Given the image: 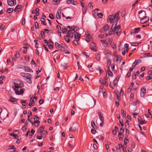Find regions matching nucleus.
Masks as SVG:
<instances>
[{
	"mask_svg": "<svg viewBox=\"0 0 152 152\" xmlns=\"http://www.w3.org/2000/svg\"><path fill=\"white\" fill-rule=\"evenodd\" d=\"M139 123L140 124L142 125L144 124H146L147 123V121L145 120H144L141 121H140V122Z\"/></svg>",
	"mask_w": 152,
	"mask_h": 152,
	"instance_id": "obj_50",
	"label": "nucleus"
},
{
	"mask_svg": "<svg viewBox=\"0 0 152 152\" xmlns=\"http://www.w3.org/2000/svg\"><path fill=\"white\" fill-rule=\"evenodd\" d=\"M114 25V23H113L112 26L111 30L109 31L108 33V34L109 35H115V31L113 29V27Z\"/></svg>",
	"mask_w": 152,
	"mask_h": 152,
	"instance_id": "obj_10",
	"label": "nucleus"
},
{
	"mask_svg": "<svg viewBox=\"0 0 152 152\" xmlns=\"http://www.w3.org/2000/svg\"><path fill=\"white\" fill-rule=\"evenodd\" d=\"M35 132V131H34V130L33 129H31V132H30L31 134H30L29 135V136L30 137H31L32 135L34 134Z\"/></svg>",
	"mask_w": 152,
	"mask_h": 152,
	"instance_id": "obj_36",
	"label": "nucleus"
},
{
	"mask_svg": "<svg viewBox=\"0 0 152 152\" xmlns=\"http://www.w3.org/2000/svg\"><path fill=\"white\" fill-rule=\"evenodd\" d=\"M5 28V26L3 24L0 26V30H3Z\"/></svg>",
	"mask_w": 152,
	"mask_h": 152,
	"instance_id": "obj_59",
	"label": "nucleus"
},
{
	"mask_svg": "<svg viewBox=\"0 0 152 152\" xmlns=\"http://www.w3.org/2000/svg\"><path fill=\"white\" fill-rule=\"evenodd\" d=\"M76 128L75 127L73 129L72 127H70L69 129V130L70 131L75 132L76 131Z\"/></svg>",
	"mask_w": 152,
	"mask_h": 152,
	"instance_id": "obj_46",
	"label": "nucleus"
},
{
	"mask_svg": "<svg viewBox=\"0 0 152 152\" xmlns=\"http://www.w3.org/2000/svg\"><path fill=\"white\" fill-rule=\"evenodd\" d=\"M109 28V26L108 25L106 24L104 26H103L102 28L99 30V32L101 33H103L105 31L108 29Z\"/></svg>",
	"mask_w": 152,
	"mask_h": 152,
	"instance_id": "obj_5",
	"label": "nucleus"
},
{
	"mask_svg": "<svg viewBox=\"0 0 152 152\" xmlns=\"http://www.w3.org/2000/svg\"><path fill=\"white\" fill-rule=\"evenodd\" d=\"M44 44L43 45V46H47L48 44V41L46 39H44Z\"/></svg>",
	"mask_w": 152,
	"mask_h": 152,
	"instance_id": "obj_44",
	"label": "nucleus"
},
{
	"mask_svg": "<svg viewBox=\"0 0 152 152\" xmlns=\"http://www.w3.org/2000/svg\"><path fill=\"white\" fill-rule=\"evenodd\" d=\"M35 104V102L34 99H32L31 102H29L28 104V105L30 107L33 106Z\"/></svg>",
	"mask_w": 152,
	"mask_h": 152,
	"instance_id": "obj_27",
	"label": "nucleus"
},
{
	"mask_svg": "<svg viewBox=\"0 0 152 152\" xmlns=\"http://www.w3.org/2000/svg\"><path fill=\"white\" fill-rule=\"evenodd\" d=\"M141 61V60H135L132 64L133 67H134L140 63Z\"/></svg>",
	"mask_w": 152,
	"mask_h": 152,
	"instance_id": "obj_16",
	"label": "nucleus"
},
{
	"mask_svg": "<svg viewBox=\"0 0 152 152\" xmlns=\"http://www.w3.org/2000/svg\"><path fill=\"white\" fill-rule=\"evenodd\" d=\"M96 58L97 60L99 61L100 59V56L99 54L96 55Z\"/></svg>",
	"mask_w": 152,
	"mask_h": 152,
	"instance_id": "obj_41",
	"label": "nucleus"
},
{
	"mask_svg": "<svg viewBox=\"0 0 152 152\" xmlns=\"http://www.w3.org/2000/svg\"><path fill=\"white\" fill-rule=\"evenodd\" d=\"M42 133V135H46L48 134V132L46 130H44V131Z\"/></svg>",
	"mask_w": 152,
	"mask_h": 152,
	"instance_id": "obj_64",
	"label": "nucleus"
},
{
	"mask_svg": "<svg viewBox=\"0 0 152 152\" xmlns=\"http://www.w3.org/2000/svg\"><path fill=\"white\" fill-rule=\"evenodd\" d=\"M107 72L108 75H110V76L111 77L113 76V73L110 71V68L107 69Z\"/></svg>",
	"mask_w": 152,
	"mask_h": 152,
	"instance_id": "obj_30",
	"label": "nucleus"
},
{
	"mask_svg": "<svg viewBox=\"0 0 152 152\" xmlns=\"http://www.w3.org/2000/svg\"><path fill=\"white\" fill-rule=\"evenodd\" d=\"M61 18V15L59 14V12H58V11L57 12V14L56 15V18L57 19H60Z\"/></svg>",
	"mask_w": 152,
	"mask_h": 152,
	"instance_id": "obj_38",
	"label": "nucleus"
},
{
	"mask_svg": "<svg viewBox=\"0 0 152 152\" xmlns=\"http://www.w3.org/2000/svg\"><path fill=\"white\" fill-rule=\"evenodd\" d=\"M129 121L128 120H126L125 123V128H129Z\"/></svg>",
	"mask_w": 152,
	"mask_h": 152,
	"instance_id": "obj_26",
	"label": "nucleus"
},
{
	"mask_svg": "<svg viewBox=\"0 0 152 152\" xmlns=\"http://www.w3.org/2000/svg\"><path fill=\"white\" fill-rule=\"evenodd\" d=\"M114 19H116V21H117L119 20V17L118 13H116L114 15H111L109 16L107 19V22H109L111 23H113V20Z\"/></svg>",
	"mask_w": 152,
	"mask_h": 152,
	"instance_id": "obj_1",
	"label": "nucleus"
},
{
	"mask_svg": "<svg viewBox=\"0 0 152 152\" xmlns=\"http://www.w3.org/2000/svg\"><path fill=\"white\" fill-rule=\"evenodd\" d=\"M138 43H135L134 42H132L131 43V45L132 46H136L138 45H139Z\"/></svg>",
	"mask_w": 152,
	"mask_h": 152,
	"instance_id": "obj_45",
	"label": "nucleus"
},
{
	"mask_svg": "<svg viewBox=\"0 0 152 152\" xmlns=\"http://www.w3.org/2000/svg\"><path fill=\"white\" fill-rule=\"evenodd\" d=\"M134 97V94L133 93H131V94L130 100V101H132Z\"/></svg>",
	"mask_w": 152,
	"mask_h": 152,
	"instance_id": "obj_49",
	"label": "nucleus"
},
{
	"mask_svg": "<svg viewBox=\"0 0 152 152\" xmlns=\"http://www.w3.org/2000/svg\"><path fill=\"white\" fill-rule=\"evenodd\" d=\"M121 115H122V117L123 118L125 117L126 116V112L124 111V109H122L121 110Z\"/></svg>",
	"mask_w": 152,
	"mask_h": 152,
	"instance_id": "obj_21",
	"label": "nucleus"
},
{
	"mask_svg": "<svg viewBox=\"0 0 152 152\" xmlns=\"http://www.w3.org/2000/svg\"><path fill=\"white\" fill-rule=\"evenodd\" d=\"M134 84L133 82H132L131 83L128 89V91H129L130 92L131 91L132 89L134 86Z\"/></svg>",
	"mask_w": 152,
	"mask_h": 152,
	"instance_id": "obj_22",
	"label": "nucleus"
},
{
	"mask_svg": "<svg viewBox=\"0 0 152 152\" xmlns=\"http://www.w3.org/2000/svg\"><path fill=\"white\" fill-rule=\"evenodd\" d=\"M65 45L63 44H61V46L60 47V49L59 50H60L62 51H65L66 48L65 47Z\"/></svg>",
	"mask_w": 152,
	"mask_h": 152,
	"instance_id": "obj_19",
	"label": "nucleus"
},
{
	"mask_svg": "<svg viewBox=\"0 0 152 152\" xmlns=\"http://www.w3.org/2000/svg\"><path fill=\"white\" fill-rule=\"evenodd\" d=\"M22 131L23 132L25 131L26 130V126H24L22 128Z\"/></svg>",
	"mask_w": 152,
	"mask_h": 152,
	"instance_id": "obj_58",
	"label": "nucleus"
},
{
	"mask_svg": "<svg viewBox=\"0 0 152 152\" xmlns=\"http://www.w3.org/2000/svg\"><path fill=\"white\" fill-rule=\"evenodd\" d=\"M117 22L114 24V26L113 27V29L115 31V34H116L117 35L119 36L121 33V26L120 25H118L117 26Z\"/></svg>",
	"mask_w": 152,
	"mask_h": 152,
	"instance_id": "obj_2",
	"label": "nucleus"
},
{
	"mask_svg": "<svg viewBox=\"0 0 152 152\" xmlns=\"http://www.w3.org/2000/svg\"><path fill=\"white\" fill-rule=\"evenodd\" d=\"M97 15L98 17L99 18H101L103 16V14L101 12L97 13Z\"/></svg>",
	"mask_w": 152,
	"mask_h": 152,
	"instance_id": "obj_39",
	"label": "nucleus"
},
{
	"mask_svg": "<svg viewBox=\"0 0 152 152\" xmlns=\"http://www.w3.org/2000/svg\"><path fill=\"white\" fill-rule=\"evenodd\" d=\"M15 85H16L17 86H19V87H20V88L23 87L24 86V84L23 83L22 81L20 80H19L18 82V83H15Z\"/></svg>",
	"mask_w": 152,
	"mask_h": 152,
	"instance_id": "obj_9",
	"label": "nucleus"
},
{
	"mask_svg": "<svg viewBox=\"0 0 152 152\" xmlns=\"http://www.w3.org/2000/svg\"><path fill=\"white\" fill-rule=\"evenodd\" d=\"M22 24L23 25H24L25 24V18H22Z\"/></svg>",
	"mask_w": 152,
	"mask_h": 152,
	"instance_id": "obj_63",
	"label": "nucleus"
},
{
	"mask_svg": "<svg viewBox=\"0 0 152 152\" xmlns=\"http://www.w3.org/2000/svg\"><path fill=\"white\" fill-rule=\"evenodd\" d=\"M129 140L128 139V137H126L124 138V145H126L127 143L129 142Z\"/></svg>",
	"mask_w": 152,
	"mask_h": 152,
	"instance_id": "obj_24",
	"label": "nucleus"
},
{
	"mask_svg": "<svg viewBox=\"0 0 152 152\" xmlns=\"http://www.w3.org/2000/svg\"><path fill=\"white\" fill-rule=\"evenodd\" d=\"M120 96H119L117 95V96L116 98L115 99V101H116V102H119L120 101Z\"/></svg>",
	"mask_w": 152,
	"mask_h": 152,
	"instance_id": "obj_52",
	"label": "nucleus"
},
{
	"mask_svg": "<svg viewBox=\"0 0 152 152\" xmlns=\"http://www.w3.org/2000/svg\"><path fill=\"white\" fill-rule=\"evenodd\" d=\"M72 4L76 5L77 4V2L76 1L72 0Z\"/></svg>",
	"mask_w": 152,
	"mask_h": 152,
	"instance_id": "obj_62",
	"label": "nucleus"
},
{
	"mask_svg": "<svg viewBox=\"0 0 152 152\" xmlns=\"http://www.w3.org/2000/svg\"><path fill=\"white\" fill-rule=\"evenodd\" d=\"M73 33L72 32V30H69L67 32V35H66V37L69 38H72L73 37Z\"/></svg>",
	"mask_w": 152,
	"mask_h": 152,
	"instance_id": "obj_6",
	"label": "nucleus"
},
{
	"mask_svg": "<svg viewBox=\"0 0 152 152\" xmlns=\"http://www.w3.org/2000/svg\"><path fill=\"white\" fill-rule=\"evenodd\" d=\"M61 31L64 33H66L67 31V29L66 28H62Z\"/></svg>",
	"mask_w": 152,
	"mask_h": 152,
	"instance_id": "obj_43",
	"label": "nucleus"
},
{
	"mask_svg": "<svg viewBox=\"0 0 152 152\" xmlns=\"http://www.w3.org/2000/svg\"><path fill=\"white\" fill-rule=\"evenodd\" d=\"M13 88L14 90L15 91V94H17V91H18V88H20V87H19V86H17L16 85H15L13 87Z\"/></svg>",
	"mask_w": 152,
	"mask_h": 152,
	"instance_id": "obj_18",
	"label": "nucleus"
},
{
	"mask_svg": "<svg viewBox=\"0 0 152 152\" xmlns=\"http://www.w3.org/2000/svg\"><path fill=\"white\" fill-rule=\"evenodd\" d=\"M17 95H20L21 94H23L24 92V91L23 89H21L20 90L19 92V91H17Z\"/></svg>",
	"mask_w": 152,
	"mask_h": 152,
	"instance_id": "obj_35",
	"label": "nucleus"
},
{
	"mask_svg": "<svg viewBox=\"0 0 152 152\" xmlns=\"http://www.w3.org/2000/svg\"><path fill=\"white\" fill-rule=\"evenodd\" d=\"M74 27V28H73V29H72V31H74V32L75 31H77L78 30V28H79L78 27H77V26H73Z\"/></svg>",
	"mask_w": 152,
	"mask_h": 152,
	"instance_id": "obj_37",
	"label": "nucleus"
},
{
	"mask_svg": "<svg viewBox=\"0 0 152 152\" xmlns=\"http://www.w3.org/2000/svg\"><path fill=\"white\" fill-rule=\"evenodd\" d=\"M140 91L142 92L140 96L141 97H144L145 96V94L146 92V88L145 86H143L140 89Z\"/></svg>",
	"mask_w": 152,
	"mask_h": 152,
	"instance_id": "obj_7",
	"label": "nucleus"
},
{
	"mask_svg": "<svg viewBox=\"0 0 152 152\" xmlns=\"http://www.w3.org/2000/svg\"><path fill=\"white\" fill-rule=\"evenodd\" d=\"M111 64V61L110 60H109L107 62V69L110 68V65Z\"/></svg>",
	"mask_w": 152,
	"mask_h": 152,
	"instance_id": "obj_31",
	"label": "nucleus"
},
{
	"mask_svg": "<svg viewBox=\"0 0 152 152\" xmlns=\"http://www.w3.org/2000/svg\"><path fill=\"white\" fill-rule=\"evenodd\" d=\"M41 23L45 26L47 24L45 23V20L44 18H41L40 19Z\"/></svg>",
	"mask_w": 152,
	"mask_h": 152,
	"instance_id": "obj_23",
	"label": "nucleus"
},
{
	"mask_svg": "<svg viewBox=\"0 0 152 152\" xmlns=\"http://www.w3.org/2000/svg\"><path fill=\"white\" fill-rule=\"evenodd\" d=\"M91 132L92 133L94 134H95L96 132V130L94 129H92Z\"/></svg>",
	"mask_w": 152,
	"mask_h": 152,
	"instance_id": "obj_56",
	"label": "nucleus"
},
{
	"mask_svg": "<svg viewBox=\"0 0 152 152\" xmlns=\"http://www.w3.org/2000/svg\"><path fill=\"white\" fill-rule=\"evenodd\" d=\"M91 102H92V104H91V102H89V106H90L91 107H93L95 105L96 101L95 100L92 98L91 101Z\"/></svg>",
	"mask_w": 152,
	"mask_h": 152,
	"instance_id": "obj_13",
	"label": "nucleus"
},
{
	"mask_svg": "<svg viewBox=\"0 0 152 152\" xmlns=\"http://www.w3.org/2000/svg\"><path fill=\"white\" fill-rule=\"evenodd\" d=\"M7 2L9 5L12 6L16 4V0H7Z\"/></svg>",
	"mask_w": 152,
	"mask_h": 152,
	"instance_id": "obj_4",
	"label": "nucleus"
},
{
	"mask_svg": "<svg viewBox=\"0 0 152 152\" xmlns=\"http://www.w3.org/2000/svg\"><path fill=\"white\" fill-rule=\"evenodd\" d=\"M25 71L27 72H33V70L28 66H25L24 67Z\"/></svg>",
	"mask_w": 152,
	"mask_h": 152,
	"instance_id": "obj_17",
	"label": "nucleus"
},
{
	"mask_svg": "<svg viewBox=\"0 0 152 152\" xmlns=\"http://www.w3.org/2000/svg\"><path fill=\"white\" fill-rule=\"evenodd\" d=\"M131 75V73L130 71H128L126 75V77L127 78H129L130 77Z\"/></svg>",
	"mask_w": 152,
	"mask_h": 152,
	"instance_id": "obj_54",
	"label": "nucleus"
},
{
	"mask_svg": "<svg viewBox=\"0 0 152 152\" xmlns=\"http://www.w3.org/2000/svg\"><path fill=\"white\" fill-rule=\"evenodd\" d=\"M21 6L20 5L17 6L15 8L14 10L15 12H16L17 11L19 12L21 10Z\"/></svg>",
	"mask_w": 152,
	"mask_h": 152,
	"instance_id": "obj_15",
	"label": "nucleus"
},
{
	"mask_svg": "<svg viewBox=\"0 0 152 152\" xmlns=\"http://www.w3.org/2000/svg\"><path fill=\"white\" fill-rule=\"evenodd\" d=\"M29 56H25V59L26 61H29Z\"/></svg>",
	"mask_w": 152,
	"mask_h": 152,
	"instance_id": "obj_60",
	"label": "nucleus"
},
{
	"mask_svg": "<svg viewBox=\"0 0 152 152\" xmlns=\"http://www.w3.org/2000/svg\"><path fill=\"white\" fill-rule=\"evenodd\" d=\"M49 17L50 18L52 19H53L54 18V17L53 15L51 13H50L49 14Z\"/></svg>",
	"mask_w": 152,
	"mask_h": 152,
	"instance_id": "obj_48",
	"label": "nucleus"
},
{
	"mask_svg": "<svg viewBox=\"0 0 152 152\" xmlns=\"http://www.w3.org/2000/svg\"><path fill=\"white\" fill-rule=\"evenodd\" d=\"M13 11V9L12 8H9L6 11L7 13H10L12 12Z\"/></svg>",
	"mask_w": 152,
	"mask_h": 152,
	"instance_id": "obj_29",
	"label": "nucleus"
},
{
	"mask_svg": "<svg viewBox=\"0 0 152 152\" xmlns=\"http://www.w3.org/2000/svg\"><path fill=\"white\" fill-rule=\"evenodd\" d=\"M65 40L67 42L69 43L70 41V39L69 38L66 37V36L64 37Z\"/></svg>",
	"mask_w": 152,
	"mask_h": 152,
	"instance_id": "obj_47",
	"label": "nucleus"
},
{
	"mask_svg": "<svg viewBox=\"0 0 152 152\" xmlns=\"http://www.w3.org/2000/svg\"><path fill=\"white\" fill-rule=\"evenodd\" d=\"M82 53L84 55H85L86 56L87 58H89V56L87 55V53L86 52L83 51V52Z\"/></svg>",
	"mask_w": 152,
	"mask_h": 152,
	"instance_id": "obj_55",
	"label": "nucleus"
},
{
	"mask_svg": "<svg viewBox=\"0 0 152 152\" xmlns=\"http://www.w3.org/2000/svg\"><path fill=\"white\" fill-rule=\"evenodd\" d=\"M78 41L77 40H74L73 41V44L75 45H77L78 44V42H77Z\"/></svg>",
	"mask_w": 152,
	"mask_h": 152,
	"instance_id": "obj_51",
	"label": "nucleus"
},
{
	"mask_svg": "<svg viewBox=\"0 0 152 152\" xmlns=\"http://www.w3.org/2000/svg\"><path fill=\"white\" fill-rule=\"evenodd\" d=\"M91 126L93 128H94V129L96 128V129H97V128L98 127L96 126L95 122L93 121H91Z\"/></svg>",
	"mask_w": 152,
	"mask_h": 152,
	"instance_id": "obj_20",
	"label": "nucleus"
},
{
	"mask_svg": "<svg viewBox=\"0 0 152 152\" xmlns=\"http://www.w3.org/2000/svg\"><path fill=\"white\" fill-rule=\"evenodd\" d=\"M104 53L105 55H107L108 54H110V51L107 50H105L104 51Z\"/></svg>",
	"mask_w": 152,
	"mask_h": 152,
	"instance_id": "obj_61",
	"label": "nucleus"
},
{
	"mask_svg": "<svg viewBox=\"0 0 152 152\" xmlns=\"http://www.w3.org/2000/svg\"><path fill=\"white\" fill-rule=\"evenodd\" d=\"M140 30V28L139 27L137 28H134V33H137Z\"/></svg>",
	"mask_w": 152,
	"mask_h": 152,
	"instance_id": "obj_34",
	"label": "nucleus"
},
{
	"mask_svg": "<svg viewBox=\"0 0 152 152\" xmlns=\"http://www.w3.org/2000/svg\"><path fill=\"white\" fill-rule=\"evenodd\" d=\"M60 0H53V1L55 2L56 3V4H54V5H56L59 3Z\"/></svg>",
	"mask_w": 152,
	"mask_h": 152,
	"instance_id": "obj_53",
	"label": "nucleus"
},
{
	"mask_svg": "<svg viewBox=\"0 0 152 152\" xmlns=\"http://www.w3.org/2000/svg\"><path fill=\"white\" fill-rule=\"evenodd\" d=\"M40 34L41 36V38H44L45 37V32L44 31H40Z\"/></svg>",
	"mask_w": 152,
	"mask_h": 152,
	"instance_id": "obj_33",
	"label": "nucleus"
},
{
	"mask_svg": "<svg viewBox=\"0 0 152 152\" xmlns=\"http://www.w3.org/2000/svg\"><path fill=\"white\" fill-rule=\"evenodd\" d=\"M115 56L116 57V61L117 62L119 61V63H120L121 61V60L122 58L121 56H119L117 55H116Z\"/></svg>",
	"mask_w": 152,
	"mask_h": 152,
	"instance_id": "obj_32",
	"label": "nucleus"
},
{
	"mask_svg": "<svg viewBox=\"0 0 152 152\" xmlns=\"http://www.w3.org/2000/svg\"><path fill=\"white\" fill-rule=\"evenodd\" d=\"M21 103L23 105V106H25L26 105H27L28 103L26 102V101L23 100L21 102Z\"/></svg>",
	"mask_w": 152,
	"mask_h": 152,
	"instance_id": "obj_40",
	"label": "nucleus"
},
{
	"mask_svg": "<svg viewBox=\"0 0 152 152\" xmlns=\"http://www.w3.org/2000/svg\"><path fill=\"white\" fill-rule=\"evenodd\" d=\"M120 77L118 75L113 81V85L115 86H116V84L118 83Z\"/></svg>",
	"mask_w": 152,
	"mask_h": 152,
	"instance_id": "obj_12",
	"label": "nucleus"
},
{
	"mask_svg": "<svg viewBox=\"0 0 152 152\" xmlns=\"http://www.w3.org/2000/svg\"><path fill=\"white\" fill-rule=\"evenodd\" d=\"M31 74L27 73L26 74V76L25 77L26 78V79H29L30 78H31Z\"/></svg>",
	"mask_w": 152,
	"mask_h": 152,
	"instance_id": "obj_25",
	"label": "nucleus"
},
{
	"mask_svg": "<svg viewBox=\"0 0 152 152\" xmlns=\"http://www.w3.org/2000/svg\"><path fill=\"white\" fill-rule=\"evenodd\" d=\"M45 127V125H42L41 126L38 130L37 132L40 133H42L44 131V129Z\"/></svg>",
	"mask_w": 152,
	"mask_h": 152,
	"instance_id": "obj_11",
	"label": "nucleus"
},
{
	"mask_svg": "<svg viewBox=\"0 0 152 152\" xmlns=\"http://www.w3.org/2000/svg\"><path fill=\"white\" fill-rule=\"evenodd\" d=\"M15 56L16 58H19L20 57V54L18 52H16Z\"/></svg>",
	"mask_w": 152,
	"mask_h": 152,
	"instance_id": "obj_42",
	"label": "nucleus"
},
{
	"mask_svg": "<svg viewBox=\"0 0 152 152\" xmlns=\"http://www.w3.org/2000/svg\"><path fill=\"white\" fill-rule=\"evenodd\" d=\"M35 26L37 28H39V26L38 25V23L37 22H36L35 23Z\"/></svg>",
	"mask_w": 152,
	"mask_h": 152,
	"instance_id": "obj_57",
	"label": "nucleus"
},
{
	"mask_svg": "<svg viewBox=\"0 0 152 152\" xmlns=\"http://www.w3.org/2000/svg\"><path fill=\"white\" fill-rule=\"evenodd\" d=\"M98 113L99 115V118L103 122L104 118L103 116L102 113L100 112H98Z\"/></svg>",
	"mask_w": 152,
	"mask_h": 152,
	"instance_id": "obj_14",
	"label": "nucleus"
},
{
	"mask_svg": "<svg viewBox=\"0 0 152 152\" xmlns=\"http://www.w3.org/2000/svg\"><path fill=\"white\" fill-rule=\"evenodd\" d=\"M55 45L56 47L59 50L60 49V47L61 46V44H59L57 42H56L55 43Z\"/></svg>",
	"mask_w": 152,
	"mask_h": 152,
	"instance_id": "obj_28",
	"label": "nucleus"
},
{
	"mask_svg": "<svg viewBox=\"0 0 152 152\" xmlns=\"http://www.w3.org/2000/svg\"><path fill=\"white\" fill-rule=\"evenodd\" d=\"M74 35L75 36V39L76 40H77V41L79 40V39L80 37V35L76 31L74 32Z\"/></svg>",
	"mask_w": 152,
	"mask_h": 152,
	"instance_id": "obj_8",
	"label": "nucleus"
},
{
	"mask_svg": "<svg viewBox=\"0 0 152 152\" xmlns=\"http://www.w3.org/2000/svg\"><path fill=\"white\" fill-rule=\"evenodd\" d=\"M149 20V17L145 16L144 18L140 19V22L142 24H144L147 23Z\"/></svg>",
	"mask_w": 152,
	"mask_h": 152,
	"instance_id": "obj_3",
	"label": "nucleus"
}]
</instances>
